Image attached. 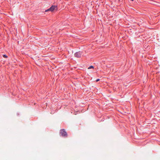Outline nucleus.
<instances>
[{"instance_id":"obj_5","label":"nucleus","mask_w":160,"mask_h":160,"mask_svg":"<svg viewBox=\"0 0 160 160\" xmlns=\"http://www.w3.org/2000/svg\"><path fill=\"white\" fill-rule=\"evenodd\" d=\"M3 57L5 58H7L8 57L6 55H3Z\"/></svg>"},{"instance_id":"obj_1","label":"nucleus","mask_w":160,"mask_h":160,"mask_svg":"<svg viewBox=\"0 0 160 160\" xmlns=\"http://www.w3.org/2000/svg\"><path fill=\"white\" fill-rule=\"evenodd\" d=\"M57 6H52L49 8L47 9L45 11V12H47L48 11H50L51 12H53L54 10H57Z\"/></svg>"},{"instance_id":"obj_6","label":"nucleus","mask_w":160,"mask_h":160,"mask_svg":"<svg viewBox=\"0 0 160 160\" xmlns=\"http://www.w3.org/2000/svg\"><path fill=\"white\" fill-rule=\"evenodd\" d=\"M99 80H99V79H97L96 80V82H98V81H99Z\"/></svg>"},{"instance_id":"obj_4","label":"nucleus","mask_w":160,"mask_h":160,"mask_svg":"<svg viewBox=\"0 0 160 160\" xmlns=\"http://www.w3.org/2000/svg\"><path fill=\"white\" fill-rule=\"evenodd\" d=\"M88 69H96L94 68V67L92 66H91L88 68Z\"/></svg>"},{"instance_id":"obj_2","label":"nucleus","mask_w":160,"mask_h":160,"mask_svg":"<svg viewBox=\"0 0 160 160\" xmlns=\"http://www.w3.org/2000/svg\"><path fill=\"white\" fill-rule=\"evenodd\" d=\"M60 133L63 136H67L66 132L64 129L61 130Z\"/></svg>"},{"instance_id":"obj_3","label":"nucleus","mask_w":160,"mask_h":160,"mask_svg":"<svg viewBox=\"0 0 160 160\" xmlns=\"http://www.w3.org/2000/svg\"><path fill=\"white\" fill-rule=\"evenodd\" d=\"M82 54V52H76L75 54V56L76 57H77L78 58H79V57H81Z\"/></svg>"}]
</instances>
